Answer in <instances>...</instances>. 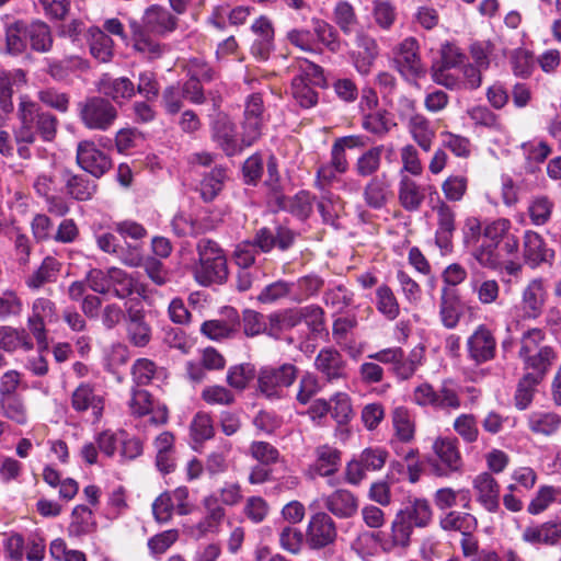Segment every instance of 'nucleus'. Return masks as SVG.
Returning a JSON list of instances; mask_svg holds the SVG:
<instances>
[{"label": "nucleus", "mask_w": 561, "mask_h": 561, "mask_svg": "<svg viewBox=\"0 0 561 561\" xmlns=\"http://www.w3.org/2000/svg\"><path fill=\"white\" fill-rule=\"evenodd\" d=\"M557 359L554 350L549 345L541 346L537 352L520 357L525 374L543 380Z\"/></svg>", "instance_id": "a211bd4d"}, {"label": "nucleus", "mask_w": 561, "mask_h": 561, "mask_svg": "<svg viewBox=\"0 0 561 561\" xmlns=\"http://www.w3.org/2000/svg\"><path fill=\"white\" fill-rule=\"evenodd\" d=\"M365 203L374 208L380 209L392 197L391 183L386 173L374 175L364 187Z\"/></svg>", "instance_id": "4be33fe9"}, {"label": "nucleus", "mask_w": 561, "mask_h": 561, "mask_svg": "<svg viewBox=\"0 0 561 561\" xmlns=\"http://www.w3.org/2000/svg\"><path fill=\"white\" fill-rule=\"evenodd\" d=\"M78 113L85 128L99 131L112 128L118 117V111L112 101L96 95L78 103Z\"/></svg>", "instance_id": "20e7f679"}, {"label": "nucleus", "mask_w": 561, "mask_h": 561, "mask_svg": "<svg viewBox=\"0 0 561 561\" xmlns=\"http://www.w3.org/2000/svg\"><path fill=\"white\" fill-rule=\"evenodd\" d=\"M298 373L297 366L290 363L278 367L263 366L257 373V389L268 399H279L284 390L296 381Z\"/></svg>", "instance_id": "423d86ee"}, {"label": "nucleus", "mask_w": 561, "mask_h": 561, "mask_svg": "<svg viewBox=\"0 0 561 561\" xmlns=\"http://www.w3.org/2000/svg\"><path fill=\"white\" fill-rule=\"evenodd\" d=\"M323 285V279L318 275H306L300 277L296 284H294L296 293L293 298L296 301L306 300L309 297L317 295Z\"/></svg>", "instance_id": "5fc2aeb1"}, {"label": "nucleus", "mask_w": 561, "mask_h": 561, "mask_svg": "<svg viewBox=\"0 0 561 561\" xmlns=\"http://www.w3.org/2000/svg\"><path fill=\"white\" fill-rule=\"evenodd\" d=\"M28 45L27 21L16 20L5 27V49L10 55L23 54Z\"/></svg>", "instance_id": "7c9ffc66"}, {"label": "nucleus", "mask_w": 561, "mask_h": 561, "mask_svg": "<svg viewBox=\"0 0 561 561\" xmlns=\"http://www.w3.org/2000/svg\"><path fill=\"white\" fill-rule=\"evenodd\" d=\"M440 320L447 329H454L460 319L459 305L455 297L442 296L439 305Z\"/></svg>", "instance_id": "e2e57ef3"}, {"label": "nucleus", "mask_w": 561, "mask_h": 561, "mask_svg": "<svg viewBox=\"0 0 561 561\" xmlns=\"http://www.w3.org/2000/svg\"><path fill=\"white\" fill-rule=\"evenodd\" d=\"M432 520V510L428 502L414 500L405 503L397 513L392 526H426Z\"/></svg>", "instance_id": "f3484780"}, {"label": "nucleus", "mask_w": 561, "mask_h": 561, "mask_svg": "<svg viewBox=\"0 0 561 561\" xmlns=\"http://www.w3.org/2000/svg\"><path fill=\"white\" fill-rule=\"evenodd\" d=\"M341 209L342 203L340 198L328 191L323 192V195L318 202V210L320 211L323 221L333 225Z\"/></svg>", "instance_id": "0e129e2a"}, {"label": "nucleus", "mask_w": 561, "mask_h": 561, "mask_svg": "<svg viewBox=\"0 0 561 561\" xmlns=\"http://www.w3.org/2000/svg\"><path fill=\"white\" fill-rule=\"evenodd\" d=\"M98 88L106 99H111L117 104L130 100L136 94L135 84L127 77L112 78L108 75H104L100 79Z\"/></svg>", "instance_id": "6ab92c4d"}, {"label": "nucleus", "mask_w": 561, "mask_h": 561, "mask_svg": "<svg viewBox=\"0 0 561 561\" xmlns=\"http://www.w3.org/2000/svg\"><path fill=\"white\" fill-rule=\"evenodd\" d=\"M316 369L328 380L346 377V360L334 347H323L314 358Z\"/></svg>", "instance_id": "f8f14e48"}, {"label": "nucleus", "mask_w": 561, "mask_h": 561, "mask_svg": "<svg viewBox=\"0 0 561 561\" xmlns=\"http://www.w3.org/2000/svg\"><path fill=\"white\" fill-rule=\"evenodd\" d=\"M198 265L194 275L198 284L209 286L224 284L228 278V265L224 250L208 238L201 239L196 244Z\"/></svg>", "instance_id": "7ed1b4c3"}, {"label": "nucleus", "mask_w": 561, "mask_h": 561, "mask_svg": "<svg viewBox=\"0 0 561 561\" xmlns=\"http://www.w3.org/2000/svg\"><path fill=\"white\" fill-rule=\"evenodd\" d=\"M313 88L301 78H293L291 94L301 107L310 108L318 103L319 95Z\"/></svg>", "instance_id": "8fccbe9b"}, {"label": "nucleus", "mask_w": 561, "mask_h": 561, "mask_svg": "<svg viewBox=\"0 0 561 561\" xmlns=\"http://www.w3.org/2000/svg\"><path fill=\"white\" fill-rule=\"evenodd\" d=\"M268 336L279 339L284 331L300 324L299 308L284 309L267 316Z\"/></svg>", "instance_id": "2f4dec72"}, {"label": "nucleus", "mask_w": 561, "mask_h": 561, "mask_svg": "<svg viewBox=\"0 0 561 561\" xmlns=\"http://www.w3.org/2000/svg\"><path fill=\"white\" fill-rule=\"evenodd\" d=\"M468 187V179L465 175H449L442 183V191L447 201L459 202L463 198Z\"/></svg>", "instance_id": "052dcab7"}, {"label": "nucleus", "mask_w": 561, "mask_h": 561, "mask_svg": "<svg viewBox=\"0 0 561 561\" xmlns=\"http://www.w3.org/2000/svg\"><path fill=\"white\" fill-rule=\"evenodd\" d=\"M473 488L478 493V500L489 511L499 506L500 486L490 473L482 472L478 474L473 480Z\"/></svg>", "instance_id": "bb28decb"}, {"label": "nucleus", "mask_w": 561, "mask_h": 561, "mask_svg": "<svg viewBox=\"0 0 561 561\" xmlns=\"http://www.w3.org/2000/svg\"><path fill=\"white\" fill-rule=\"evenodd\" d=\"M408 127L417 145L423 150L428 151L434 138V131L430 127L428 119L421 114H415L411 116Z\"/></svg>", "instance_id": "ea45409f"}, {"label": "nucleus", "mask_w": 561, "mask_h": 561, "mask_svg": "<svg viewBox=\"0 0 561 561\" xmlns=\"http://www.w3.org/2000/svg\"><path fill=\"white\" fill-rule=\"evenodd\" d=\"M88 62L79 57H69L65 60L51 61L48 65V75L57 80H65L73 69H87Z\"/></svg>", "instance_id": "603ef678"}, {"label": "nucleus", "mask_w": 561, "mask_h": 561, "mask_svg": "<svg viewBox=\"0 0 561 561\" xmlns=\"http://www.w3.org/2000/svg\"><path fill=\"white\" fill-rule=\"evenodd\" d=\"M437 229L435 232V242L443 253L451 251L453 237L456 230V214L445 202H440L436 208Z\"/></svg>", "instance_id": "4468645a"}, {"label": "nucleus", "mask_w": 561, "mask_h": 561, "mask_svg": "<svg viewBox=\"0 0 561 561\" xmlns=\"http://www.w3.org/2000/svg\"><path fill=\"white\" fill-rule=\"evenodd\" d=\"M388 458V451L382 448H366L357 459L350 461L346 466V480L352 484H358L367 471L380 470Z\"/></svg>", "instance_id": "0eeeda50"}, {"label": "nucleus", "mask_w": 561, "mask_h": 561, "mask_svg": "<svg viewBox=\"0 0 561 561\" xmlns=\"http://www.w3.org/2000/svg\"><path fill=\"white\" fill-rule=\"evenodd\" d=\"M255 370L251 364H240L229 368L227 374V382L230 387L243 390L254 378Z\"/></svg>", "instance_id": "13d9d810"}, {"label": "nucleus", "mask_w": 561, "mask_h": 561, "mask_svg": "<svg viewBox=\"0 0 561 561\" xmlns=\"http://www.w3.org/2000/svg\"><path fill=\"white\" fill-rule=\"evenodd\" d=\"M77 162L81 169L94 178L103 176L111 168L112 160L91 140H82L77 146Z\"/></svg>", "instance_id": "6e6552de"}, {"label": "nucleus", "mask_w": 561, "mask_h": 561, "mask_svg": "<svg viewBox=\"0 0 561 561\" xmlns=\"http://www.w3.org/2000/svg\"><path fill=\"white\" fill-rule=\"evenodd\" d=\"M467 347L470 358L477 364H483L494 358L496 341L492 332L481 324L469 336Z\"/></svg>", "instance_id": "9b49d317"}, {"label": "nucleus", "mask_w": 561, "mask_h": 561, "mask_svg": "<svg viewBox=\"0 0 561 561\" xmlns=\"http://www.w3.org/2000/svg\"><path fill=\"white\" fill-rule=\"evenodd\" d=\"M356 46L358 51L355 58V67L359 73L367 75L379 55V46L373 36L364 32L357 33Z\"/></svg>", "instance_id": "393cba45"}, {"label": "nucleus", "mask_w": 561, "mask_h": 561, "mask_svg": "<svg viewBox=\"0 0 561 561\" xmlns=\"http://www.w3.org/2000/svg\"><path fill=\"white\" fill-rule=\"evenodd\" d=\"M376 306L387 319L394 320L400 313L399 302L388 285H381L376 290Z\"/></svg>", "instance_id": "c03bdc74"}, {"label": "nucleus", "mask_w": 561, "mask_h": 561, "mask_svg": "<svg viewBox=\"0 0 561 561\" xmlns=\"http://www.w3.org/2000/svg\"><path fill=\"white\" fill-rule=\"evenodd\" d=\"M394 125L388 118L386 110L370 111L365 113L363 117V128L379 137L387 135Z\"/></svg>", "instance_id": "79ce46f5"}, {"label": "nucleus", "mask_w": 561, "mask_h": 561, "mask_svg": "<svg viewBox=\"0 0 561 561\" xmlns=\"http://www.w3.org/2000/svg\"><path fill=\"white\" fill-rule=\"evenodd\" d=\"M313 32L318 41L323 44L331 53L341 50L342 42L339 37L337 31L324 20H312Z\"/></svg>", "instance_id": "37998d69"}, {"label": "nucleus", "mask_w": 561, "mask_h": 561, "mask_svg": "<svg viewBox=\"0 0 561 561\" xmlns=\"http://www.w3.org/2000/svg\"><path fill=\"white\" fill-rule=\"evenodd\" d=\"M392 424L394 427L396 436L403 443H409L413 439L415 433V425L410 411L404 407H397L392 411Z\"/></svg>", "instance_id": "4c0bfd02"}, {"label": "nucleus", "mask_w": 561, "mask_h": 561, "mask_svg": "<svg viewBox=\"0 0 561 561\" xmlns=\"http://www.w3.org/2000/svg\"><path fill=\"white\" fill-rule=\"evenodd\" d=\"M392 66L407 81H416L425 77L426 67L414 37H407L392 48Z\"/></svg>", "instance_id": "39448f33"}, {"label": "nucleus", "mask_w": 561, "mask_h": 561, "mask_svg": "<svg viewBox=\"0 0 561 561\" xmlns=\"http://www.w3.org/2000/svg\"><path fill=\"white\" fill-rule=\"evenodd\" d=\"M226 178V170L221 167H216L206 173L199 184L202 198L205 202H211L222 190Z\"/></svg>", "instance_id": "e433bc0d"}, {"label": "nucleus", "mask_w": 561, "mask_h": 561, "mask_svg": "<svg viewBox=\"0 0 561 561\" xmlns=\"http://www.w3.org/2000/svg\"><path fill=\"white\" fill-rule=\"evenodd\" d=\"M425 187L416 183L409 175H401L398 184V202L410 213L417 211L425 201Z\"/></svg>", "instance_id": "aec40b11"}, {"label": "nucleus", "mask_w": 561, "mask_h": 561, "mask_svg": "<svg viewBox=\"0 0 561 561\" xmlns=\"http://www.w3.org/2000/svg\"><path fill=\"white\" fill-rule=\"evenodd\" d=\"M191 437L195 443H203L214 436L211 417L207 413H197L190 426Z\"/></svg>", "instance_id": "bf43d9fd"}, {"label": "nucleus", "mask_w": 561, "mask_h": 561, "mask_svg": "<svg viewBox=\"0 0 561 561\" xmlns=\"http://www.w3.org/2000/svg\"><path fill=\"white\" fill-rule=\"evenodd\" d=\"M547 299V290L542 278L528 282L522 291L520 310L525 320H535L542 313Z\"/></svg>", "instance_id": "1a4fd4ad"}, {"label": "nucleus", "mask_w": 561, "mask_h": 561, "mask_svg": "<svg viewBox=\"0 0 561 561\" xmlns=\"http://www.w3.org/2000/svg\"><path fill=\"white\" fill-rule=\"evenodd\" d=\"M373 16L382 30H390L397 19L396 7L389 1H377L374 4Z\"/></svg>", "instance_id": "338daca9"}, {"label": "nucleus", "mask_w": 561, "mask_h": 561, "mask_svg": "<svg viewBox=\"0 0 561 561\" xmlns=\"http://www.w3.org/2000/svg\"><path fill=\"white\" fill-rule=\"evenodd\" d=\"M527 425L534 434L551 436L561 427V415L556 412L535 411L528 415Z\"/></svg>", "instance_id": "c85d7f7f"}, {"label": "nucleus", "mask_w": 561, "mask_h": 561, "mask_svg": "<svg viewBox=\"0 0 561 561\" xmlns=\"http://www.w3.org/2000/svg\"><path fill=\"white\" fill-rule=\"evenodd\" d=\"M541 382L542 380L535 378L531 375H523V377L518 380L514 396L515 407L518 410H526L531 404L537 387Z\"/></svg>", "instance_id": "a19ab883"}, {"label": "nucleus", "mask_w": 561, "mask_h": 561, "mask_svg": "<svg viewBox=\"0 0 561 561\" xmlns=\"http://www.w3.org/2000/svg\"><path fill=\"white\" fill-rule=\"evenodd\" d=\"M433 449L435 455L444 465V467L434 466V470L437 476H447L450 472L460 470L462 461L456 439L438 438L435 440Z\"/></svg>", "instance_id": "2eb2a0df"}, {"label": "nucleus", "mask_w": 561, "mask_h": 561, "mask_svg": "<svg viewBox=\"0 0 561 561\" xmlns=\"http://www.w3.org/2000/svg\"><path fill=\"white\" fill-rule=\"evenodd\" d=\"M524 262L531 268L551 264L554 251L548 248L545 239L536 231L527 230L523 238Z\"/></svg>", "instance_id": "9d476101"}, {"label": "nucleus", "mask_w": 561, "mask_h": 561, "mask_svg": "<svg viewBox=\"0 0 561 561\" xmlns=\"http://www.w3.org/2000/svg\"><path fill=\"white\" fill-rule=\"evenodd\" d=\"M1 407L4 416L23 424L26 422V409L21 398L18 396H9L1 398Z\"/></svg>", "instance_id": "774afa93"}, {"label": "nucleus", "mask_w": 561, "mask_h": 561, "mask_svg": "<svg viewBox=\"0 0 561 561\" xmlns=\"http://www.w3.org/2000/svg\"><path fill=\"white\" fill-rule=\"evenodd\" d=\"M328 510L339 517H351L357 511L355 496L346 490H337L327 499Z\"/></svg>", "instance_id": "c9c22d12"}, {"label": "nucleus", "mask_w": 561, "mask_h": 561, "mask_svg": "<svg viewBox=\"0 0 561 561\" xmlns=\"http://www.w3.org/2000/svg\"><path fill=\"white\" fill-rule=\"evenodd\" d=\"M387 151L389 156L393 153V148L386 149L383 145H378L367 149L362 153L355 163V171L357 175L367 178L376 174L381 167V156Z\"/></svg>", "instance_id": "c756f323"}, {"label": "nucleus", "mask_w": 561, "mask_h": 561, "mask_svg": "<svg viewBox=\"0 0 561 561\" xmlns=\"http://www.w3.org/2000/svg\"><path fill=\"white\" fill-rule=\"evenodd\" d=\"M317 459L309 468V474L313 479L316 476L329 477L339 470L341 453L334 447L323 445L316 449Z\"/></svg>", "instance_id": "b1692460"}, {"label": "nucleus", "mask_w": 561, "mask_h": 561, "mask_svg": "<svg viewBox=\"0 0 561 561\" xmlns=\"http://www.w3.org/2000/svg\"><path fill=\"white\" fill-rule=\"evenodd\" d=\"M213 139L228 157L237 154L243 148L237 138L234 124L227 117H220L214 123Z\"/></svg>", "instance_id": "412c9836"}, {"label": "nucleus", "mask_w": 561, "mask_h": 561, "mask_svg": "<svg viewBox=\"0 0 561 561\" xmlns=\"http://www.w3.org/2000/svg\"><path fill=\"white\" fill-rule=\"evenodd\" d=\"M0 348L7 353L20 350L30 352L34 348V342L24 328L0 325Z\"/></svg>", "instance_id": "5701e85b"}, {"label": "nucleus", "mask_w": 561, "mask_h": 561, "mask_svg": "<svg viewBox=\"0 0 561 561\" xmlns=\"http://www.w3.org/2000/svg\"><path fill=\"white\" fill-rule=\"evenodd\" d=\"M125 330L128 342L135 347H145L151 340V327L146 321L142 309L129 308L125 318Z\"/></svg>", "instance_id": "ddd939ff"}, {"label": "nucleus", "mask_w": 561, "mask_h": 561, "mask_svg": "<svg viewBox=\"0 0 561 561\" xmlns=\"http://www.w3.org/2000/svg\"><path fill=\"white\" fill-rule=\"evenodd\" d=\"M333 15L335 24L345 35L352 34L358 24L355 9L347 1L337 2L334 8Z\"/></svg>", "instance_id": "a18cd8bd"}, {"label": "nucleus", "mask_w": 561, "mask_h": 561, "mask_svg": "<svg viewBox=\"0 0 561 561\" xmlns=\"http://www.w3.org/2000/svg\"><path fill=\"white\" fill-rule=\"evenodd\" d=\"M37 99L44 105L60 113L68 112L70 98L67 93L59 92L54 88L42 89L37 92Z\"/></svg>", "instance_id": "4d7b16f0"}, {"label": "nucleus", "mask_w": 561, "mask_h": 561, "mask_svg": "<svg viewBox=\"0 0 561 561\" xmlns=\"http://www.w3.org/2000/svg\"><path fill=\"white\" fill-rule=\"evenodd\" d=\"M178 19L167 8L160 5L149 7L142 16V23L133 20V47L147 59H157L162 56L164 46L154 41L149 33L165 35L176 28Z\"/></svg>", "instance_id": "f257e3e1"}, {"label": "nucleus", "mask_w": 561, "mask_h": 561, "mask_svg": "<svg viewBox=\"0 0 561 561\" xmlns=\"http://www.w3.org/2000/svg\"><path fill=\"white\" fill-rule=\"evenodd\" d=\"M96 244L103 252L116 254L127 266L137 267L141 264L140 249L137 245H128L126 249L121 247L117 237L112 232L99 234Z\"/></svg>", "instance_id": "dca6fc26"}, {"label": "nucleus", "mask_w": 561, "mask_h": 561, "mask_svg": "<svg viewBox=\"0 0 561 561\" xmlns=\"http://www.w3.org/2000/svg\"><path fill=\"white\" fill-rule=\"evenodd\" d=\"M27 38L34 51L48 53L53 48L51 28L42 20L27 21Z\"/></svg>", "instance_id": "cd10ccee"}, {"label": "nucleus", "mask_w": 561, "mask_h": 561, "mask_svg": "<svg viewBox=\"0 0 561 561\" xmlns=\"http://www.w3.org/2000/svg\"><path fill=\"white\" fill-rule=\"evenodd\" d=\"M471 247V255L482 267L490 270H499L501 267L496 243L473 244Z\"/></svg>", "instance_id": "3c124183"}, {"label": "nucleus", "mask_w": 561, "mask_h": 561, "mask_svg": "<svg viewBox=\"0 0 561 561\" xmlns=\"http://www.w3.org/2000/svg\"><path fill=\"white\" fill-rule=\"evenodd\" d=\"M331 415L337 422L343 425L350 422L353 416V408L351 398L343 392H339L332 397L331 401Z\"/></svg>", "instance_id": "6e6d98bb"}, {"label": "nucleus", "mask_w": 561, "mask_h": 561, "mask_svg": "<svg viewBox=\"0 0 561 561\" xmlns=\"http://www.w3.org/2000/svg\"><path fill=\"white\" fill-rule=\"evenodd\" d=\"M59 262L51 257L46 256L41 266L26 279V285L32 289H39L46 283L53 282L59 272Z\"/></svg>", "instance_id": "58836bf2"}, {"label": "nucleus", "mask_w": 561, "mask_h": 561, "mask_svg": "<svg viewBox=\"0 0 561 561\" xmlns=\"http://www.w3.org/2000/svg\"><path fill=\"white\" fill-rule=\"evenodd\" d=\"M71 405L78 412L91 409L95 419H99L102 415L104 408L103 399L95 394L93 388L88 383H81L73 391Z\"/></svg>", "instance_id": "a878e982"}, {"label": "nucleus", "mask_w": 561, "mask_h": 561, "mask_svg": "<svg viewBox=\"0 0 561 561\" xmlns=\"http://www.w3.org/2000/svg\"><path fill=\"white\" fill-rule=\"evenodd\" d=\"M184 70L187 77L204 83H209L218 77L217 71L206 60L199 57L188 59L184 65Z\"/></svg>", "instance_id": "49530a36"}, {"label": "nucleus", "mask_w": 561, "mask_h": 561, "mask_svg": "<svg viewBox=\"0 0 561 561\" xmlns=\"http://www.w3.org/2000/svg\"><path fill=\"white\" fill-rule=\"evenodd\" d=\"M110 280V288H113V294L118 299H125L138 293V283L129 274L118 267H111L107 270Z\"/></svg>", "instance_id": "f704fd0d"}, {"label": "nucleus", "mask_w": 561, "mask_h": 561, "mask_svg": "<svg viewBox=\"0 0 561 561\" xmlns=\"http://www.w3.org/2000/svg\"><path fill=\"white\" fill-rule=\"evenodd\" d=\"M18 117L20 126L14 130V138L19 141H35L36 136L43 141H53L57 135V117L44 111L41 105L30 100H22L19 104Z\"/></svg>", "instance_id": "f03ea898"}, {"label": "nucleus", "mask_w": 561, "mask_h": 561, "mask_svg": "<svg viewBox=\"0 0 561 561\" xmlns=\"http://www.w3.org/2000/svg\"><path fill=\"white\" fill-rule=\"evenodd\" d=\"M179 539V533L176 528L165 529L148 540V548L154 556L162 554L172 547Z\"/></svg>", "instance_id": "69168bd1"}, {"label": "nucleus", "mask_w": 561, "mask_h": 561, "mask_svg": "<svg viewBox=\"0 0 561 561\" xmlns=\"http://www.w3.org/2000/svg\"><path fill=\"white\" fill-rule=\"evenodd\" d=\"M410 528H385L377 531L379 546L383 550H391L394 547H405L410 540Z\"/></svg>", "instance_id": "864d4df0"}, {"label": "nucleus", "mask_w": 561, "mask_h": 561, "mask_svg": "<svg viewBox=\"0 0 561 561\" xmlns=\"http://www.w3.org/2000/svg\"><path fill=\"white\" fill-rule=\"evenodd\" d=\"M243 332L247 336L253 337L260 334L268 335V320L255 310L247 309L242 312Z\"/></svg>", "instance_id": "09e8293b"}, {"label": "nucleus", "mask_w": 561, "mask_h": 561, "mask_svg": "<svg viewBox=\"0 0 561 561\" xmlns=\"http://www.w3.org/2000/svg\"><path fill=\"white\" fill-rule=\"evenodd\" d=\"M239 328V318L234 314L228 320L214 319L203 322L201 332L210 340L220 341L232 337Z\"/></svg>", "instance_id": "72a5a7b5"}, {"label": "nucleus", "mask_w": 561, "mask_h": 561, "mask_svg": "<svg viewBox=\"0 0 561 561\" xmlns=\"http://www.w3.org/2000/svg\"><path fill=\"white\" fill-rule=\"evenodd\" d=\"M553 203L545 196L536 197L528 207L530 220L536 226L545 225L551 217Z\"/></svg>", "instance_id": "680f3d73"}, {"label": "nucleus", "mask_w": 561, "mask_h": 561, "mask_svg": "<svg viewBox=\"0 0 561 561\" xmlns=\"http://www.w3.org/2000/svg\"><path fill=\"white\" fill-rule=\"evenodd\" d=\"M113 39L103 31L96 30L92 33L90 43L91 55L101 62H107L113 57Z\"/></svg>", "instance_id": "de8ad7c7"}, {"label": "nucleus", "mask_w": 561, "mask_h": 561, "mask_svg": "<svg viewBox=\"0 0 561 561\" xmlns=\"http://www.w3.org/2000/svg\"><path fill=\"white\" fill-rule=\"evenodd\" d=\"M67 194L76 201H90L98 191V184L82 174L67 173L65 180Z\"/></svg>", "instance_id": "473e14b6"}]
</instances>
